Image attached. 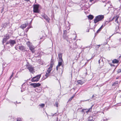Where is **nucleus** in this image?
Wrapping results in <instances>:
<instances>
[{
  "mask_svg": "<svg viewBox=\"0 0 121 121\" xmlns=\"http://www.w3.org/2000/svg\"><path fill=\"white\" fill-rule=\"evenodd\" d=\"M77 82L78 84H80L81 85H82L84 83V81H82L81 80L78 81H77Z\"/></svg>",
  "mask_w": 121,
  "mask_h": 121,
  "instance_id": "obj_17",
  "label": "nucleus"
},
{
  "mask_svg": "<svg viewBox=\"0 0 121 121\" xmlns=\"http://www.w3.org/2000/svg\"><path fill=\"white\" fill-rule=\"evenodd\" d=\"M93 31H94V32L95 31V30H93Z\"/></svg>",
  "mask_w": 121,
  "mask_h": 121,
  "instance_id": "obj_56",
  "label": "nucleus"
},
{
  "mask_svg": "<svg viewBox=\"0 0 121 121\" xmlns=\"http://www.w3.org/2000/svg\"><path fill=\"white\" fill-rule=\"evenodd\" d=\"M63 65H62V67H63Z\"/></svg>",
  "mask_w": 121,
  "mask_h": 121,
  "instance_id": "obj_54",
  "label": "nucleus"
},
{
  "mask_svg": "<svg viewBox=\"0 0 121 121\" xmlns=\"http://www.w3.org/2000/svg\"><path fill=\"white\" fill-rule=\"evenodd\" d=\"M3 67H4V65H3Z\"/></svg>",
  "mask_w": 121,
  "mask_h": 121,
  "instance_id": "obj_57",
  "label": "nucleus"
},
{
  "mask_svg": "<svg viewBox=\"0 0 121 121\" xmlns=\"http://www.w3.org/2000/svg\"><path fill=\"white\" fill-rule=\"evenodd\" d=\"M51 72V71H50V70H47V71L46 72V74L45 75V76L46 77L45 78H47L50 75V73Z\"/></svg>",
  "mask_w": 121,
  "mask_h": 121,
  "instance_id": "obj_12",
  "label": "nucleus"
},
{
  "mask_svg": "<svg viewBox=\"0 0 121 121\" xmlns=\"http://www.w3.org/2000/svg\"><path fill=\"white\" fill-rule=\"evenodd\" d=\"M22 120L21 118H17V121H21Z\"/></svg>",
  "mask_w": 121,
  "mask_h": 121,
  "instance_id": "obj_27",
  "label": "nucleus"
},
{
  "mask_svg": "<svg viewBox=\"0 0 121 121\" xmlns=\"http://www.w3.org/2000/svg\"><path fill=\"white\" fill-rule=\"evenodd\" d=\"M54 64V62L53 61V60H51V62L50 63V65L52 66H53V65Z\"/></svg>",
  "mask_w": 121,
  "mask_h": 121,
  "instance_id": "obj_26",
  "label": "nucleus"
},
{
  "mask_svg": "<svg viewBox=\"0 0 121 121\" xmlns=\"http://www.w3.org/2000/svg\"><path fill=\"white\" fill-rule=\"evenodd\" d=\"M76 37H77V36H75V37L73 38V40H75L76 38Z\"/></svg>",
  "mask_w": 121,
  "mask_h": 121,
  "instance_id": "obj_41",
  "label": "nucleus"
},
{
  "mask_svg": "<svg viewBox=\"0 0 121 121\" xmlns=\"http://www.w3.org/2000/svg\"><path fill=\"white\" fill-rule=\"evenodd\" d=\"M55 104H56V107H58V104L57 102H56L55 103Z\"/></svg>",
  "mask_w": 121,
  "mask_h": 121,
  "instance_id": "obj_33",
  "label": "nucleus"
},
{
  "mask_svg": "<svg viewBox=\"0 0 121 121\" xmlns=\"http://www.w3.org/2000/svg\"><path fill=\"white\" fill-rule=\"evenodd\" d=\"M103 119L104 120L103 121H107L109 120V118H104V119Z\"/></svg>",
  "mask_w": 121,
  "mask_h": 121,
  "instance_id": "obj_30",
  "label": "nucleus"
},
{
  "mask_svg": "<svg viewBox=\"0 0 121 121\" xmlns=\"http://www.w3.org/2000/svg\"><path fill=\"white\" fill-rule=\"evenodd\" d=\"M59 58V61L61 62H63L62 58V54L61 53H59L58 54Z\"/></svg>",
  "mask_w": 121,
  "mask_h": 121,
  "instance_id": "obj_11",
  "label": "nucleus"
},
{
  "mask_svg": "<svg viewBox=\"0 0 121 121\" xmlns=\"http://www.w3.org/2000/svg\"><path fill=\"white\" fill-rule=\"evenodd\" d=\"M30 28V27H28L27 29H26V30H27V31H28V30Z\"/></svg>",
  "mask_w": 121,
  "mask_h": 121,
  "instance_id": "obj_44",
  "label": "nucleus"
},
{
  "mask_svg": "<svg viewBox=\"0 0 121 121\" xmlns=\"http://www.w3.org/2000/svg\"><path fill=\"white\" fill-rule=\"evenodd\" d=\"M119 62V61L116 59H115L113 60L112 61V62L114 64L118 63Z\"/></svg>",
  "mask_w": 121,
  "mask_h": 121,
  "instance_id": "obj_18",
  "label": "nucleus"
},
{
  "mask_svg": "<svg viewBox=\"0 0 121 121\" xmlns=\"http://www.w3.org/2000/svg\"><path fill=\"white\" fill-rule=\"evenodd\" d=\"M118 83V81H117L115 82H114L112 84V86H115L116 84H117Z\"/></svg>",
  "mask_w": 121,
  "mask_h": 121,
  "instance_id": "obj_25",
  "label": "nucleus"
},
{
  "mask_svg": "<svg viewBox=\"0 0 121 121\" xmlns=\"http://www.w3.org/2000/svg\"><path fill=\"white\" fill-rule=\"evenodd\" d=\"M43 39V40H44V38H41V37L40 38V39Z\"/></svg>",
  "mask_w": 121,
  "mask_h": 121,
  "instance_id": "obj_45",
  "label": "nucleus"
},
{
  "mask_svg": "<svg viewBox=\"0 0 121 121\" xmlns=\"http://www.w3.org/2000/svg\"><path fill=\"white\" fill-rule=\"evenodd\" d=\"M6 25H6V24H4L3 26H2V27L3 26V27L4 28H5L6 27Z\"/></svg>",
  "mask_w": 121,
  "mask_h": 121,
  "instance_id": "obj_31",
  "label": "nucleus"
},
{
  "mask_svg": "<svg viewBox=\"0 0 121 121\" xmlns=\"http://www.w3.org/2000/svg\"><path fill=\"white\" fill-rule=\"evenodd\" d=\"M119 17H117L116 18V20H115V21L116 22V21H117V22H118L117 21V20H118V18Z\"/></svg>",
  "mask_w": 121,
  "mask_h": 121,
  "instance_id": "obj_35",
  "label": "nucleus"
},
{
  "mask_svg": "<svg viewBox=\"0 0 121 121\" xmlns=\"http://www.w3.org/2000/svg\"><path fill=\"white\" fill-rule=\"evenodd\" d=\"M4 8H2V11L1 12L2 13V12L3 11V10H4Z\"/></svg>",
  "mask_w": 121,
  "mask_h": 121,
  "instance_id": "obj_46",
  "label": "nucleus"
},
{
  "mask_svg": "<svg viewBox=\"0 0 121 121\" xmlns=\"http://www.w3.org/2000/svg\"><path fill=\"white\" fill-rule=\"evenodd\" d=\"M88 18L89 19L92 20L94 16L92 15H90L88 16Z\"/></svg>",
  "mask_w": 121,
  "mask_h": 121,
  "instance_id": "obj_19",
  "label": "nucleus"
},
{
  "mask_svg": "<svg viewBox=\"0 0 121 121\" xmlns=\"http://www.w3.org/2000/svg\"><path fill=\"white\" fill-rule=\"evenodd\" d=\"M19 49L21 51H23L25 49V47L23 46H19Z\"/></svg>",
  "mask_w": 121,
  "mask_h": 121,
  "instance_id": "obj_15",
  "label": "nucleus"
},
{
  "mask_svg": "<svg viewBox=\"0 0 121 121\" xmlns=\"http://www.w3.org/2000/svg\"><path fill=\"white\" fill-rule=\"evenodd\" d=\"M104 17L103 15H100L96 16L94 19V22L95 23H96L99 21H101L104 18Z\"/></svg>",
  "mask_w": 121,
  "mask_h": 121,
  "instance_id": "obj_1",
  "label": "nucleus"
},
{
  "mask_svg": "<svg viewBox=\"0 0 121 121\" xmlns=\"http://www.w3.org/2000/svg\"><path fill=\"white\" fill-rule=\"evenodd\" d=\"M27 44L29 48L30 49V50L32 52L34 53L35 52V47L33 46L32 43H30L29 42H28Z\"/></svg>",
  "mask_w": 121,
  "mask_h": 121,
  "instance_id": "obj_2",
  "label": "nucleus"
},
{
  "mask_svg": "<svg viewBox=\"0 0 121 121\" xmlns=\"http://www.w3.org/2000/svg\"><path fill=\"white\" fill-rule=\"evenodd\" d=\"M76 93L74 94L72 96L73 98L74 97L75 94H76Z\"/></svg>",
  "mask_w": 121,
  "mask_h": 121,
  "instance_id": "obj_38",
  "label": "nucleus"
},
{
  "mask_svg": "<svg viewBox=\"0 0 121 121\" xmlns=\"http://www.w3.org/2000/svg\"><path fill=\"white\" fill-rule=\"evenodd\" d=\"M9 43L11 46L13 47L16 43V42L15 40L10 39L9 40Z\"/></svg>",
  "mask_w": 121,
  "mask_h": 121,
  "instance_id": "obj_7",
  "label": "nucleus"
},
{
  "mask_svg": "<svg viewBox=\"0 0 121 121\" xmlns=\"http://www.w3.org/2000/svg\"><path fill=\"white\" fill-rule=\"evenodd\" d=\"M41 16L48 22H49L50 18L47 16L45 14H43L41 15Z\"/></svg>",
  "mask_w": 121,
  "mask_h": 121,
  "instance_id": "obj_8",
  "label": "nucleus"
},
{
  "mask_svg": "<svg viewBox=\"0 0 121 121\" xmlns=\"http://www.w3.org/2000/svg\"><path fill=\"white\" fill-rule=\"evenodd\" d=\"M89 30H88V32H89Z\"/></svg>",
  "mask_w": 121,
  "mask_h": 121,
  "instance_id": "obj_55",
  "label": "nucleus"
},
{
  "mask_svg": "<svg viewBox=\"0 0 121 121\" xmlns=\"http://www.w3.org/2000/svg\"><path fill=\"white\" fill-rule=\"evenodd\" d=\"M30 85L33 86L34 88H35L36 87L39 86L41 84L39 83H32L30 84Z\"/></svg>",
  "mask_w": 121,
  "mask_h": 121,
  "instance_id": "obj_9",
  "label": "nucleus"
},
{
  "mask_svg": "<svg viewBox=\"0 0 121 121\" xmlns=\"http://www.w3.org/2000/svg\"><path fill=\"white\" fill-rule=\"evenodd\" d=\"M100 45H97V46H98L99 47H98V48H99V47L100 46Z\"/></svg>",
  "mask_w": 121,
  "mask_h": 121,
  "instance_id": "obj_48",
  "label": "nucleus"
},
{
  "mask_svg": "<svg viewBox=\"0 0 121 121\" xmlns=\"http://www.w3.org/2000/svg\"><path fill=\"white\" fill-rule=\"evenodd\" d=\"M41 77V75L39 74L33 77L31 79L32 82H37L38 81Z\"/></svg>",
  "mask_w": 121,
  "mask_h": 121,
  "instance_id": "obj_3",
  "label": "nucleus"
},
{
  "mask_svg": "<svg viewBox=\"0 0 121 121\" xmlns=\"http://www.w3.org/2000/svg\"><path fill=\"white\" fill-rule=\"evenodd\" d=\"M67 31L66 30H65L64 31V34L63 35V37L65 39H67V37L66 36V33Z\"/></svg>",
  "mask_w": 121,
  "mask_h": 121,
  "instance_id": "obj_16",
  "label": "nucleus"
},
{
  "mask_svg": "<svg viewBox=\"0 0 121 121\" xmlns=\"http://www.w3.org/2000/svg\"><path fill=\"white\" fill-rule=\"evenodd\" d=\"M33 11L34 13H39V5L35 4L33 5Z\"/></svg>",
  "mask_w": 121,
  "mask_h": 121,
  "instance_id": "obj_4",
  "label": "nucleus"
},
{
  "mask_svg": "<svg viewBox=\"0 0 121 121\" xmlns=\"http://www.w3.org/2000/svg\"><path fill=\"white\" fill-rule=\"evenodd\" d=\"M63 62H58V64L57 65L58 66H60L61 65H62V63Z\"/></svg>",
  "mask_w": 121,
  "mask_h": 121,
  "instance_id": "obj_22",
  "label": "nucleus"
},
{
  "mask_svg": "<svg viewBox=\"0 0 121 121\" xmlns=\"http://www.w3.org/2000/svg\"><path fill=\"white\" fill-rule=\"evenodd\" d=\"M27 30H26V32H27L28 31H27Z\"/></svg>",
  "mask_w": 121,
  "mask_h": 121,
  "instance_id": "obj_53",
  "label": "nucleus"
},
{
  "mask_svg": "<svg viewBox=\"0 0 121 121\" xmlns=\"http://www.w3.org/2000/svg\"><path fill=\"white\" fill-rule=\"evenodd\" d=\"M46 114H47V116L48 117V115L47 114V113H46Z\"/></svg>",
  "mask_w": 121,
  "mask_h": 121,
  "instance_id": "obj_52",
  "label": "nucleus"
},
{
  "mask_svg": "<svg viewBox=\"0 0 121 121\" xmlns=\"http://www.w3.org/2000/svg\"><path fill=\"white\" fill-rule=\"evenodd\" d=\"M117 72L118 73H119L120 72L121 73V69H119L118 70Z\"/></svg>",
  "mask_w": 121,
  "mask_h": 121,
  "instance_id": "obj_34",
  "label": "nucleus"
},
{
  "mask_svg": "<svg viewBox=\"0 0 121 121\" xmlns=\"http://www.w3.org/2000/svg\"><path fill=\"white\" fill-rule=\"evenodd\" d=\"M15 48L16 50H17L18 48L17 46H15Z\"/></svg>",
  "mask_w": 121,
  "mask_h": 121,
  "instance_id": "obj_39",
  "label": "nucleus"
},
{
  "mask_svg": "<svg viewBox=\"0 0 121 121\" xmlns=\"http://www.w3.org/2000/svg\"><path fill=\"white\" fill-rule=\"evenodd\" d=\"M102 29L101 28V27H100L99 29L97 30L95 34H96V33H97L99 32L100 31L102 30Z\"/></svg>",
  "mask_w": 121,
  "mask_h": 121,
  "instance_id": "obj_23",
  "label": "nucleus"
},
{
  "mask_svg": "<svg viewBox=\"0 0 121 121\" xmlns=\"http://www.w3.org/2000/svg\"><path fill=\"white\" fill-rule=\"evenodd\" d=\"M16 102V103H17V104L19 103H20V102H19V103H17V102Z\"/></svg>",
  "mask_w": 121,
  "mask_h": 121,
  "instance_id": "obj_51",
  "label": "nucleus"
},
{
  "mask_svg": "<svg viewBox=\"0 0 121 121\" xmlns=\"http://www.w3.org/2000/svg\"><path fill=\"white\" fill-rule=\"evenodd\" d=\"M118 79V78H116V79Z\"/></svg>",
  "mask_w": 121,
  "mask_h": 121,
  "instance_id": "obj_58",
  "label": "nucleus"
},
{
  "mask_svg": "<svg viewBox=\"0 0 121 121\" xmlns=\"http://www.w3.org/2000/svg\"><path fill=\"white\" fill-rule=\"evenodd\" d=\"M25 1H29V0H25Z\"/></svg>",
  "mask_w": 121,
  "mask_h": 121,
  "instance_id": "obj_49",
  "label": "nucleus"
},
{
  "mask_svg": "<svg viewBox=\"0 0 121 121\" xmlns=\"http://www.w3.org/2000/svg\"><path fill=\"white\" fill-rule=\"evenodd\" d=\"M9 41L8 42H6V44H9Z\"/></svg>",
  "mask_w": 121,
  "mask_h": 121,
  "instance_id": "obj_43",
  "label": "nucleus"
},
{
  "mask_svg": "<svg viewBox=\"0 0 121 121\" xmlns=\"http://www.w3.org/2000/svg\"><path fill=\"white\" fill-rule=\"evenodd\" d=\"M110 65L111 66H114V65L113 64H111Z\"/></svg>",
  "mask_w": 121,
  "mask_h": 121,
  "instance_id": "obj_40",
  "label": "nucleus"
},
{
  "mask_svg": "<svg viewBox=\"0 0 121 121\" xmlns=\"http://www.w3.org/2000/svg\"><path fill=\"white\" fill-rule=\"evenodd\" d=\"M13 72L12 74L11 75V76H10V78L9 79L10 80L12 78V77H13Z\"/></svg>",
  "mask_w": 121,
  "mask_h": 121,
  "instance_id": "obj_29",
  "label": "nucleus"
},
{
  "mask_svg": "<svg viewBox=\"0 0 121 121\" xmlns=\"http://www.w3.org/2000/svg\"><path fill=\"white\" fill-rule=\"evenodd\" d=\"M88 121H94V120L92 119V117H89L88 119Z\"/></svg>",
  "mask_w": 121,
  "mask_h": 121,
  "instance_id": "obj_20",
  "label": "nucleus"
},
{
  "mask_svg": "<svg viewBox=\"0 0 121 121\" xmlns=\"http://www.w3.org/2000/svg\"><path fill=\"white\" fill-rule=\"evenodd\" d=\"M73 98L72 97H71V98H70L69 99V101H71V100Z\"/></svg>",
  "mask_w": 121,
  "mask_h": 121,
  "instance_id": "obj_36",
  "label": "nucleus"
},
{
  "mask_svg": "<svg viewBox=\"0 0 121 121\" xmlns=\"http://www.w3.org/2000/svg\"><path fill=\"white\" fill-rule=\"evenodd\" d=\"M93 106H92L91 107L88 109V110L87 109H82V112H85V110H87V111H86V112L87 113H88V112H90L92 110V107Z\"/></svg>",
  "mask_w": 121,
  "mask_h": 121,
  "instance_id": "obj_10",
  "label": "nucleus"
},
{
  "mask_svg": "<svg viewBox=\"0 0 121 121\" xmlns=\"http://www.w3.org/2000/svg\"><path fill=\"white\" fill-rule=\"evenodd\" d=\"M96 95H97L95 94H94L92 95L91 98H94V97L96 96Z\"/></svg>",
  "mask_w": 121,
  "mask_h": 121,
  "instance_id": "obj_32",
  "label": "nucleus"
},
{
  "mask_svg": "<svg viewBox=\"0 0 121 121\" xmlns=\"http://www.w3.org/2000/svg\"><path fill=\"white\" fill-rule=\"evenodd\" d=\"M104 26H103V25H102V26H101L100 27H101V28L102 29L103 28V27Z\"/></svg>",
  "mask_w": 121,
  "mask_h": 121,
  "instance_id": "obj_42",
  "label": "nucleus"
},
{
  "mask_svg": "<svg viewBox=\"0 0 121 121\" xmlns=\"http://www.w3.org/2000/svg\"><path fill=\"white\" fill-rule=\"evenodd\" d=\"M98 61L99 63V64L100 66L102 67L104 66V64L102 59L101 61H100V60H99Z\"/></svg>",
  "mask_w": 121,
  "mask_h": 121,
  "instance_id": "obj_14",
  "label": "nucleus"
},
{
  "mask_svg": "<svg viewBox=\"0 0 121 121\" xmlns=\"http://www.w3.org/2000/svg\"><path fill=\"white\" fill-rule=\"evenodd\" d=\"M59 67V66H58V65H57L56 67V69L57 71L58 70Z\"/></svg>",
  "mask_w": 121,
  "mask_h": 121,
  "instance_id": "obj_37",
  "label": "nucleus"
},
{
  "mask_svg": "<svg viewBox=\"0 0 121 121\" xmlns=\"http://www.w3.org/2000/svg\"><path fill=\"white\" fill-rule=\"evenodd\" d=\"M57 115V114L56 113H55L54 114H53L52 113H51V115H50V116H56Z\"/></svg>",
  "mask_w": 121,
  "mask_h": 121,
  "instance_id": "obj_24",
  "label": "nucleus"
},
{
  "mask_svg": "<svg viewBox=\"0 0 121 121\" xmlns=\"http://www.w3.org/2000/svg\"><path fill=\"white\" fill-rule=\"evenodd\" d=\"M9 35L7 34L5 35L4 37L2 40V42L3 44L4 43H5L7 40L9 39Z\"/></svg>",
  "mask_w": 121,
  "mask_h": 121,
  "instance_id": "obj_6",
  "label": "nucleus"
},
{
  "mask_svg": "<svg viewBox=\"0 0 121 121\" xmlns=\"http://www.w3.org/2000/svg\"><path fill=\"white\" fill-rule=\"evenodd\" d=\"M26 67L29 71L33 73L34 72V67L32 66L29 65H26Z\"/></svg>",
  "mask_w": 121,
  "mask_h": 121,
  "instance_id": "obj_5",
  "label": "nucleus"
},
{
  "mask_svg": "<svg viewBox=\"0 0 121 121\" xmlns=\"http://www.w3.org/2000/svg\"><path fill=\"white\" fill-rule=\"evenodd\" d=\"M40 105L41 107H43L45 105L44 104H40Z\"/></svg>",
  "mask_w": 121,
  "mask_h": 121,
  "instance_id": "obj_28",
  "label": "nucleus"
},
{
  "mask_svg": "<svg viewBox=\"0 0 121 121\" xmlns=\"http://www.w3.org/2000/svg\"><path fill=\"white\" fill-rule=\"evenodd\" d=\"M85 74H86V75L87 74V72H86L85 73Z\"/></svg>",
  "mask_w": 121,
  "mask_h": 121,
  "instance_id": "obj_50",
  "label": "nucleus"
},
{
  "mask_svg": "<svg viewBox=\"0 0 121 121\" xmlns=\"http://www.w3.org/2000/svg\"><path fill=\"white\" fill-rule=\"evenodd\" d=\"M28 23H25V24H23L20 26L22 29H23L25 28L28 25Z\"/></svg>",
  "mask_w": 121,
  "mask_h": 121,
  "instance_id": "obj_13",
  "label": "nucleus"
},
{
  "mask_svg": "<svg viewBox=\"0 0 121 121\" xmlns=\"http://www.w3.org/2000/svg\"><path fill=\"white\" fill-rule=\"evenodd\" d=\"M52 67L53 66L50 65V67L48 68V70H50V71H51L52 69Z\"/></svg>",
  "mask_w": 121,
  "mask_h": 121,
  "instance_id": "obj_21",
  "label": "nucleus"
},
{
  "mask_svg": "<svg viewBox=\"0 0 121 121\" xmlns=\"http://www.w3.org/2000/svg\"><path fill=\"white\" fill-rule=\"evenodd\" d=\"M94 0H90V2H92Z\"/></svg>",
  "mask_w": 121,
  "mask_h": 121,
  "instance_id": "obj_47",
  "label": "nucleus"
}]
</instances>
